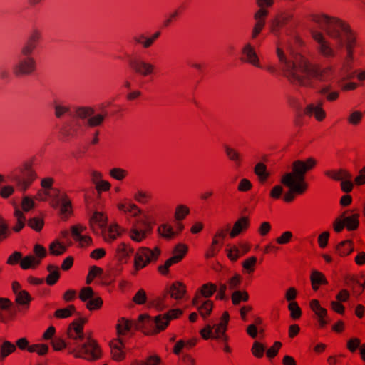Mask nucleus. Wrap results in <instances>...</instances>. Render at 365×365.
<instances>
[{
    "label": "nucleus",
    "mask_w": 365,
    "mask_h": 365,
    "mask_svg": "<svg viewBox=\"0 0 365 365\" xmlns=\"http://www.w3.org/2000/svg\"><path fill=\"white\" fill-rule=\"evenodd\" d=\"M311 20L318 24L328 36L336 43L335 50L331 43L324 37V34L317 30H312L313 39L317 43V50L319 53L326 58H334L337 51L345 48L346 54L341 57L342 61L343 80L351 78L349 73L351 69V63L353 60V48L356 44V38L350 26L339 19L331 18L327 15L311 16Z\"/></svg>",
    "instance_id": "f257e3e1"
},
{
    "label": "nucleus",
    "mask_w": 365,
    "mask_h": 365,
    "mask_svg": "<svg viewBox=\"0 0 365 365\" xmlns=\"http://www.w3.org/2000/svg\"><path fill=\"white\" fill-rule=\"evenodd\" d=\"M277 54L285 76L294 84L314 87L312 79L328 82L333 78L334 71L331 66L321 68L310 63L294 51L291 43H287L284 48L277 47Z\"/></svg>",
    "instance_id": "f03ea898"
},
{
    "label": "nucleus",
    "mask_w": 365,
    "mask_h": 365,
    "mask_svg": "<svg viewBox=\"0 0 365 365\" xmlns=\"http://www.w3.org/2000/svg\"><path fill=\"white\" fill-rule=\"evenodd\" d=\"M86 318H80L73 321L68 328V336L71 340L67 344L61 339L51 341V344L56 351H60L68 346L69 353L76 357L83 358L87 360H96L101 356V351L96 341L83 333V324Z\"/></svg>",
    "instance_id": "7ed1b4c3"
},
{
    "label": "nucleus",
    "mask_w": 365,
    "mask_h": 365,
    "mask_svg": "<svg viewBox=\"0 0 365 365\" xmlns=\"http://www.w3.org/2000/svg\"><path fill=\"white\" fill-rule=\"evenodd\" d=\"M316 164V160L312 158L305 161L297 160L292 163V172L284 173L281 178V182L289 190L284 195L286 202H292L294 199V194L301 195L307 190L308 184L305 181L306 173Z\"/></svg>",
    "instance_id": "20e7f679"
},
{
    "label": "nucleus",
    "mask_w": 365,
    "mask_h": 365,
    "mask_svg": "<svg viewBox=\"0 0 365 365\" xmlns=\"http://www.w3.org/2000/svg\"><path fill=\"white\" fill-rule=\"evenodd\" d=\"M182 314L180 309H173L165 314L163 316L158 315L154 318L148 314H140L136 322H131L123 319L122 322L117 325L119 334H123L131 329H144L146 334L157 333L165 329L171 319L177 318Z\"/></svg>",
    "instance_id": "39448f33"
},
{
    "label": "nucleus",
    "mask_w": 365,
    "mask_h": 365,
    "mask_svg": "<svg viewBox=\"0 0 365 365\" xmlns=\"http://www.w3.org/2000/svg\"><path fill=\"white\" fill-rule=\"evenodd\" d=\"M76 115L78 120H73L63 130L66 136H78L84 133L85 126L97 127L102 124L107 113L94 115L95 110L91 107H78L76 109Z\"/></svg>",
    "instance_id": "423d86ee"
},
{
    "label": "nucleus",
    "mask_w": 365,
    "mask_h": 365,
    "mask_svg": "<svg viewBox=\"0 0 365 365\" xmlns=\"http://www.w3.org/2000/svg\"><path fill=\"white\" fill-rule=\"evenodd\" d=\"M229 317L228 312H225L223 313L220 322L218 324L213 325L207 324L205 328L201 331L202 338L208 339L212 337L226 341L227 337L225 335V332L227 329Z\"/></svg>",
    "instance_id": "0eeeda50"
},
{
    "label": "nucleus",
    "mask_w": 365,
    "mask_h": 365,
    "mask_svg": "<svg viewBox=\"0 0 365 365\" xmlns=\"http://www.w3.org/2000/svg\"><path fill=\"white\" fill-rule=\"evenodd\" d=\"M90 221L91 223H96L102 229V235L106 242H110L113 241L120 235L119 228L116 225H111L108 227H106L107 218L101 212H94Z\"/></svg>",
    "instance_id": "6e6552de"
},
{
    "label": "nucleus",
    "mask_w": 365,
    "mask_h": 365,
    "mask_svg": "<svg viewBox=\"0 0 365 365\" xmlns=\"http://www.w3.org/2000/svg\"><path fill=\"white\" fill-rule=\"evenodd\" d=\"M43 193L51 198V205L53 208L60 207V212L63 216L66 217L70 214L71 203L66 194H61L59 190L55 188L51 191L44 190Z\"/></svg>",
    "instance_id": "1a4fd4ad"
},
{
    "label": "nucleus",
    "mask_w": 365,
    "mask_h": 365,
    "mask_svg": "<svg viewBox=\"0 0 365 365\" xmlns=\"http://www.w3.org/2000/svg\"><path fill=\"white\" fill-rule=\"evenodd\" d=\"M21 173L22 176L17 174H12L11 175V180L14 182L21 191L24 192L29 187L37 175L29 163H26L24 165V167L21 169Z\"/></svg>",
    "instance_id": "9d476101"
},
{
    "label": "nucleus",
    "mask_w": 365,
    "mask_h": 365,
    "mask_svg": "<svg viewBox=\"0 0 365 365\" xmlns=\"http://www.w3.org/2000/svg\"><path fill=\"white\" fill-rule=\"evenodd\" d=\"M160 253L159 248L155 247L153 250L147 247H140L135 255L134 267L138 271L145 267L153 260L157 259Z\"/></svg>",
    "instance_id": "9b49d317"
},
{
    "label": "nucleus",
    "mask_w": 365,
    "mask_h": 365,
    "mask_svg": "<svg viewBox=\"0 0 365 365\" xmlns=\"http://www.w3.org/2000/svg\"><path fill=\"white\" fill-rule=\"evenodd\" d=\"M18 62L14 66L13 71L16 76L29 75L36 69V61L31 54L20 53Z\"/></svg>",
    "instance_id": "f8f14e48"
},
{
    "label": "nucleus",
    "mask_w": 365,
    "mask_h": 365,
    "mask_svg": "<svg viewBox=\"0 0 365 365\" xmlns=\"http://www.w3.org/2000/svg\"><path fill=\"white\" fill-rule=\"evenodd\" d=\"M34 253L36 257L30 255L22 259L20 263L22 269H28L38 266L41 263V260L46 257V250L42 245L36 244L34 247Z\"/></svg>",
    "instance_id": "ddd939ff"
},
{
    "label": "nucleus",
    "mask_w": 365,
    "mask_h": 365,
    "mask_svg": "<svg viewBox=\"0 0 365 365\" xmlns=\"http://www.w3.org/2000/svg\"><path fill=\"white\" fill-rule=\"evenodd\" d=\"M130 64L137 73L143 76L153 74L155 68L154 64L140 58L131 60Z\"/></svg>",
    "instance_id": "4468645a"
},
{
    "label": "nucleus",
    "mask_w": 365,
    "mask_h": 365,
    "mask_svg": "<svg viewBox=\"0 0 365 365\" xmlns=\"http://www.w3.org/2000/svg\"><path fill=\"white\" fill-rule=\"evenodd\" d=\"M187 252V247L182 245H178L175 249V255L167 259L165 264L159 267V270L163 274L168 272V268L173 264L180 262Z\"/></svg>",
    "instance_id": "2eb2a0df"
},
{
    "label": "nucleus",
    "mask_w": 365,
    "mask_h": 365,
    "mask_svg": "<svg viewBox=\"0 0 365 365\" xmlns=\"http://www.w3.org/2000/svg\"><path fill=\"white\" fill-rule=\"evenodd\" d=\"M242 54L243 56L241 58L242 61L250 63L258 68L261 67L259 64V59L253 46H252L250 43L245 44L242 48Z\"/></svg>",
    "instance_id": "dca6fc26"
},
{
    "label": "nucleus",
    "mask_w": 365,
    "mask_h": 365,
    "mask_svg": "<svg viewBox=\"0 0 365 365\" xmlns=\"http://www.w3.org/2000/svg\"><path fill=\"white\" fill-rule=\"evenodd\" d=\"M152 230V227L149 222L142 221L140 225L135 226L130 230V237L135 242H141L145 238L148 233Z\"/></svg>",
    "instance_id": "f3484780"
},
{
    "label": "nucleus",
    "mask_w": 365,
    "mask_h": 365,
    "mask_svg": "<svg viewBox=\"0 0 365 365\" xmlns=\"http://www.w3.org/2000/svg\"><path fill=\"white\" fill-rule=\"evenodd\" d=\"M41 38V33L37 29H34L25 44L21 49V54H31L37 47L38 43Z\"/></svg>",
    "instance_id": "a211bd4d"
},
{
    "label": "nucleus",
    "mask_w": 365,
    "mask_h": 365,
    "mask_svg": "<svg viewBox=\"0 0 365 365\" xmlns=\"http://www.w3.org/2000/svg\"><path fill=\"white\" fill-rule=\"evenodd\" d=\"M322 101H317L308 104L304 110V113L310 116H314L317 120H322L325 117V112L322 109Z\"/></svg>",
    "instance_id": "6ab92c4d"
},
{
    "label": "nucleus",
    "mask_w": 365,
    "mask_h": 365,
    "mask_svg": "<svg viewBox=\"0 0 365 365\" xmlns=\"http://www.w3.org/2000/svg\"><path fill=\"white\" fill-rule=\"evenodd\" d=\"M86 227L81 225L71 227V234L74 240L78 241L81 246L88 245L92 240L90 237L81 235V232L86 230Z\"/></svg>",
    "instance_id": "aec40b11"
},
{
    "label": "nucleus",
    "mask_w": 365,
    "mask_h": 365,
    "mask_svg": "<svg viewBox=\"0 0 365 365\" xmlns=\"http://www.w3.org/2000/svg\"><path fill=\"white\" fill-rule=\"evenodd\" d=\"M193 304L204 318L210 315L212 312V302L210 300H201L200 297H197L193 300Z\"/></svg>",
    "instance_id": "412c9836"
},
{
    "label": "nucleus",
    "mask_w": 365,
    "mask_h": 365,
    "mask_svg": "<svg viewBox=\"0 0 365 365\" xmlns=\"http://www.w3.org/2000/svg\"><path fill=\"white\" fill-rule=\"evenodd\" d=\"M310 307L312 311L319 317V322L322 327L327 324V321L324 319L327 315V310L322 307L317 299H313L310 302Z\"/></svg>",
    "instance_id": "4be33fe9"
},
{
    "label": "nucleus",
    "mask_w": 365,
    "mask_h": 365,
    "mask_svg": "<svg viewBox=\"0 0 365 365\" xmlns=\"http://www.w3.org/2000/svg\"><path fill=\"white\" fill-rule=\"evenodd\" d=\"M250 225V221L248 217H242L239 218L234 224L232 230L230 232V235L231 237H235L239 234H240L242 231L246 230Z\"/></svg>",
    "instance_id": "5701e85b"
},
{
    "label": "nucleus",
    "mask_w": 365,
    "mask_h": 365,
    "mask_svg": "<svg viewBox=\"0 0 365 365\" xmlns=\"http://www.w3.org/2000/svg\"><path fill=\"white\" fill-rule=\"evenodd\" d=\"M223 148L227 158L233 162L235 166H240L242 160V156L240 153L227 145H224Z\"/></svg>",
    "instance_id": "b1692460"
},
{
    "label": "nucleus",
    "mask_w": 365,
    "mask_h": 365,
    "mask_svg": "<svg viewBox=\"0 0 365 365\" xmlns=\"http://www.w3.org/2000/svg\"><path fill=\"white\" fill-rule=\"evenodd\" d=\"M133 248L130 247L128 245L122 242L116 248L117 257L121 262H127L128 259L131 254L133 253Z\"/></svg>",
    "instance_id": "393cba45"
},
{
    "label": "nucleus",
    "mask_w": 365,
    "mask_h": 365,
    "mask_svg": "<svg viewBox=\"0 0 365 365\" xmlns=\"http://www.w3.org/2000/svg\"><path fill=\"white\" fill-rule=\"evenodd\" d=\"M0 341L1 342V345L0 346V361H1L9 354L14 352L16 349V346L15 344L6 340H1L0 339Z\"/></svg>",
    "instance_id": "a878e982"
},
{
    "label": "nucleus",
    "mask_w": 365,
    "mask_h": 365,
    "mask_svg": "<svg viewBox=\"0 0 365 365\" xmlns=\"http://www.w3.org/2000/svg\"><path fill=\"white\" fill-rule=\"evenodd\" d=\"M72 314H75L78 317L77 319L81 318L79 312L76 311V307L73 305H69L66 308L58 309L56 310L54 316L57 318L65 319L71 317Z\"/></svg>",
    "instance_id": "bb28decb"
},
{
    "label": "nucleus",
    "mask_w": 365,
    "mask_h": 365,
    "mask_svg": "<svg viewBox=\"0 0 365 365\" xmlns=\"http://www.w3.org/2000/svg\"><path fill=\"white\" fill-rule=\"evenodd\" d=\"M169 292L171 297L175 299H182L185 293V286L179 282H175L170 286Z\"/></svg>",
    "instance_id": "cd10ccee"
},
{
    "label": "nucleus",
    "mask_w": 365,
    "mask_h": 365,
    "mask_svg": "<svg viewBox=\"0 0 365 365\" xmlns=\"http://www.w3.org/2000/svg\"><path fill=\"white\" fill-rule=\"evenodd\" d=\"M123 343L121 341H117L110 344L111 354L113 359L121 361L124 359V352L122 351Z\"/></svg>",
    "instance_id": "c85d7f7f"
},
{
    "label": "nucleus",
    "mask_w": 365,
    "mask_h": 365,
    "mask_svg": "<svg viewBox=\"0 0 365 365\" xmlns=\"http://www.w3.org/2000/svg\"><path fill=\"white\" fill-rule=\"evenodd\" d=\"M341 217L349 230H354L358 227L359 224V214H353L351 216L346 217L344 213L341 215Z\"/></svg>",
    "instance_id": "c756f323"
},
{
    "label": "nucleus",
    "mask_w": 365,
    "mask_h": 365,
    "mask_svg": "<svg viewBox=\"0 0 365 365\" xmlns=\"http://www.w3.org/2000/svg\"><path fill=\"white\" fill-rule=\"evenodd\" d=\"M311 282L312 288L315 291L318 289L319 284H327V280L326 279L324 275L322 273L316 270H314L312 272Z\"/></svg>",
    "instance_id": "7c9ffc66"
},
{
    "label": "nucleus",
    "mask_w": 365,
    "mask_h": 365,
    "mask_svg": "<svg viewBox=\"0 0 365 365\" xmlns=\"http://www.w3.org/2000/svg\"><path fill=\"white\" fill-rule=\"evenodd\" d=\"M331 89L332 86L331 84L324 85L319 88L318 92L320 94L325 96L328 101H332L338 98L339 92L336 91H332Z\"/></svg>",
    "instance_id": "2f4dec72"
},
{
    "label": "nucleus",
    "mask_w": 365,
    "mask_h": 365,
    "mask_svg": "<svg viewBox=\"0 0 365 365\" xmlns=\"http://www.w3.org/2000/svg\"><path fill=\"white\" fill-rule=\"evenodd\" d=\"M47 269L49 272V274L46 277V283L48 285H53L58 281L60 277L58 267L53 264H49L47 267Z\"/></svg>",
    "instance_id": "473e14b6"
},
{
    "label": "nucleus",
    "mask_w": 365,
    "mask_h": 365,
    "mask_svg": "<svg viewBox=\"0 0 365 365\" xmlns=\"http://www.w3.org/2000/svg\"><path fill=\"white\" fill-rule=\"evenodd\" d=\"M353 250L352 241L349 240L342 241L336 246V251L341 256L349 255Z\"/></svg>",
    "instance_id": "72a5a7b5"
},
{
    "label": "nucleus",
    "mask_w": 365,
    "mask_h": 365,
    "mask_svg": "<svg viewBox=\"0 0 365 365\" xmlns=\"http://www.w3.org/2000/svg\"><path fill=\"white\" fill-rule=\"evenodd\" d=\"M158 232L163 237L170 240L174 237L176 232L173 230V227L168 224H163L158 228Z\"/></svg>",
    "instance_id": "f704fd0d"
},
{
    "label": "nucleus",
    "mask_w": 365,
    "mask_h": 365,
    "mask_svg": "<svg viewBox=\"0 0 365 365\" xmlns=\"http://www.w3.org/2000/svg\"><path fill=\"white\" fill-rule=\"evenodd\" d=\"M50 253L53 255H61L66 250V247L56 240L50 244Z\"/></svg>",
    "instance_id": "c9c22d12"
},
{
    "label": "nucleus",
    "mask_w": 365,
    "mask_h": 365,
    "mask_svg": "<svg viewBox=\"0 0 365 365\" xmlns=\"http://www.w3.org/2000/svg\"><path fill=\"white\" fill-rule=\"evenodd\" d=\"M14 215L17 220V224L13 229L15 232H19L25 225L26 217L19 208H16Z\"/></svg>",
    "instance_id": "e433bc0d"
},
{
    "label": "nucleus",
    "mask_w": 365,
    "mask_h": 365,
    "mask_svg": "<svg viewBox=\"0 0 365 365\" xmlns=\"http://www.w3.org/2000/svg\"><path fill=\"white\" fill-rule=\"evenodd\" d=\"M255 174L260 178L262 181H265L269 176L267 168L262 163H258L255 167Z\"/></svg>",
    "instance_id": "4c0bfd02"
},
{
    "label": "nucleus",
    "mask_w": 365,
    "mask_h": 365,
    "mask_svg": "<svg viewBox=\"0 0 365 365\" xmlns=\"http://www.w3.org/2000/svg\"><path fill=\"white\" fill-rule=\"evenodd\" d=\"M249 295L246 292L235 291L232 295V301L234 304H238L241 302H247Z\"/></svg>",
    "instance_id": "58836bf2"
},
{
    "label": "nucleus",
    "mask_w": 365,
    "mask_h": 365,
    "mask_svg": "<svg viewBox=\"0 0 365 365\" xmlns=\"http://www.w3.org/2000/svg\"><path fill=\"white\" fill-rule=\"evenodd\" d=\"M29 352H37L40 356H43L47 354L48 351V346L43 344H33L28 347Z\"/></svg>",
    "instance_id": "ea45409f"
},
{
    "label": "nucleus",
    "mask_w": 365,
    "mask_h": 365,
    "mask_svg": "<svg viewBox=\"0 0 365 365\" xmlns=\"http://www.w3.org/2000/svg\"><path fill=\"white\" fill-rule=\"evenodd\" d=\"M257 262V258L254 256L250 257L242 262V265L244 270L247 273L253 272Z\"/></svg>",
    "instance_id": "a19ab883"
},
{
    "label": "nucleus",
    "mask_w": 365,
    "mask_h": 365,
    "mask_svg": "<svg viewBox=\"0 0 365 365\" xmlns=\"http://www.w3.org/2000/svg\"><path fill=\"white\" fill-rule=\"evenodd\" d=\"M29 226L36 232H39L44 225L43 220L40 217H34L28 221Z\"/></svg>",
    "instance_id": "79ce46f5"
},
{
    "label": "nucleus",
    "mask_w": 365,
    "mask_h": 365,
    "mask_svg": "<svg viewBox=\"0 0 365 365\" xmlns=\"http://www.w3.org/2000/svg\"><path fill=\"white\" fill-rule=\"evenodd\" d=\"M288 309L290 311V317L292 319H297L301 317L302 311L296 302H291L289 303Z\"/></svg>",
    "instance_id": "37998d69"
},
{
    "label": "nucleus",
    "mask_w": 365,
    "mask_h": 365,
    "mask_svg": "<svg viewBox=\"0 0 365 365\" xmlns=\"http://www.w3.org/2000/svg\"><path fill=\"white\" fill-rule=\"evenodd\" d=\"M53 108L55 110V115L58 118H61L63 115L68 113L70 111L68 106L58 103L56 101L53 103Z\"/></svg>",
    "instance_id": "c03bdc74"
},
{
    "label": "nucleus",
    "mask_w": 365,
    "mask_h": 365,
    "mask_svg": "<svg viewBox=\"0 0 365 365\" xmlns=\"http://www.w3.org/2000/svg\"><path fill=\"white\" fill-rule=\"evenodd\" d=\"M228 258L235 262L240 256V247L237 245H232L230 248L226 249Z\"/></svg>",
    "instance_id": "a18cd8bd"
},
{
    "label": "nucleus",
    "mask_w": 365,
    "mask_h": 365,
    "mask_svg": "<svg viewBox=\"0 0 365 365\" xmlns=\"http://www.w3.org/2000/svg\"><path fill=\"white\" fill-rule=\"evenodd\" d=\"M109 174L113 178L122 180L127 175V171L122 168H114L110 170Z\"/></svg>",
    "instance_id": "49530a36"
},
{
    "label": "nucleus",
    "mask_w": 365,
    "mask_h": 365,
    "mask_svg": "<svg viewBox=\"0 0 365 365\" xmlns=\"http://www.w3.org/2000/svg\"><path fill=\"white\" fill-rule=\"evenodd\" d=\"M217 290V287L212 283H207L202 287L201 294L205 297H211Z\"/></svg>",
    "instance_id": "de8ad7c7"
},
{
    "label": "nucleus",
    "mask_w": 365,
    "mask_h": 365,
    "mask_svg": "<svg viewBox=\"0 0 365 365\" xmlns=\"http://www.w3.org/2000/svg\"><path fill=\"white\" fill-rule=\"evenodd\" d=\"M151 198V195L142 190H138L134 195V199L139 203L146 204Z\"/></svg>",
    "instance_id": "09e8293b"
},
{
    "label": "nucleus",
    "mask_w": 365,
    "mask_h": 365,
    "mask_svg": "<svg viewBox=\"0 0 365 365\" xmlns=\"http://www.w3.org/2000/svg\"><path fill=\"white\" fill-rule=\"evenodd\" d=\"M348 285L354 289V292L357 294V295H360L362 291L364 289V284L363 282L359 280L351 279L347 282Z\"/></svg>",
    "instance_id": "8fccbe9b"
},
{
    "label": "nucleus",
    "mask_w": 365,
    "mask_h": 365,
    "mask_svg": "<svg viewBox=\"0 0 365 365\" xmlns=\"http://www.w3.org/2000/svg\"><path fill=\"white\" fill-rule=\"evenodd\" d=\"M16 301L20 304H27L31 301L29 294L25 291H21L16 294Z\"/></svg>",
    "instance_id": "3c124183"
},
{
    "label": "nucleus",
    "mask_w": 365,
    "mask_h": 365,
    "mask_svg": "<svg viewBox=\"0 0 365 365\" xmlns=\"http://www.w3.org/2000/svg\"><path fill=\"white\" fill-rule=\"evenodd\" d=\"M190 210L188 207L185 205H178L176 208L175 217L177 220H181L185 218V217L188 215Z\"/></svg>",
    "instance_id": "603ef678"
},
{
    "label": "nucleus",
    "mask_w": 365,
    "mask_h": 365,
    "mask_svg": "<svg viewBox=\"0 0 365 365\" xmlns=\"http://www.w3.org/2000/svg\"><path fill=\"white\" fill-rule=\"evenodd\" d=\"M265 347L258 341H255L252 348V354L258 358L262 357Z\"/></svg>",
    "instance_id": "864d4df0"
},
{
    "label": "nucleus",
    "mask_w": 365,
    "mask_h": 365,
    "mask_svg": "<svg viewBox=\"0 0 365 365\" xmlns=\"http://www.w3.org/2000/svg\"><path fill=\"white\" fill-rule=\"evenodd\" d=\"M94 296V292L91 287H84L81 289L79 297L83 302L90 300Z\"/></svg>",
    "instance_id": "5fc2aeb1"
},
{
    "label": "nucleus",
    "mask_w": 365,
    "mask_h": 365,
    "mask_svg": "<svg viewBox=\"0 0 365 365\" xmlns=\"http://www.w3.org/2000/svg\"><path fill=\"white\" fill-rule=\"evenodd\" d=\"M103 301L100 297H94V296L87 303V308L90 310L98 309L101 307Z\"/></svg>",
    "instance_id": "6e6d98bb"
},
{
    "label": "nucleus",
    "mask_w": 365,
    "mask_h": 365,
    "mask_svg": "<svg viewBox=\"0 0 365 365\" xmlns=\"http://www.w3.org/2000/svg\"><path fill=\"white\" fill-rule=\"evenodd\" d=\"M147 296L146 293L143 289H140L133 297V300L138 304H143L146 302Z\"/></svg>",
    "instance_id": "4d7b16f0"
},
{
    "label": "nucleus",
    "mask_w": 365,
    "mask_h": 365,
    "mask_svg": "<svg viewBox=\"0 0 365 365\" xmlns=\"http://www.w3.org/2000/svg\"><path fill=\"white\" fill-rule=\"evenodd\" d=\"M34 202L28 196H25L21 202V207L24 212H29L34 207Z\"/></svg>",
    "instance_id": "13d9d810"
},
{
    "label": "nucleus",
    "mask_w": 365,
    "mask_h": 365,
    "mask_svg": "<svg viewBox=\"0 0 365 365\" xmlns=\"http://www.w3.org/2000/svg\"><path fill=\"white\" fill-rule=\"evenodd\" d=\"M252 187L251 182L247 178H242L238 185L237 190L240 192H247Z\"/></svg>",
    "instance_id": "bf43d9fd"
},
{
    "label": "nucleus",
    "mask_w": 365,
    "mask_h": 365,
    "mask_svg": "<svg viewBox=\"0 0 365 365\" xmlns=\"http://www.w3.org/2000/svg\"><path fill=\"white\" fill-rule=\"evenodd\" d=\"M242 277L239 274H235L228 281V287L230 289H235L239 287L241 283Z\"/></svg>",
    "instance_id": "052dcab7"
},
{
    "label": "nucleus",
    "mask_w": 365,
    "mask_h": 365,
    "mask_svg": "<svg viewBox=\"0 0 365 365\" xmlns=\"http://www.w3.org/2000/svg\"><path fill=\"white\" fill-rule=\"evenodd\" d=\"M344 178H351V175L346 170H340L337 172H334L333 179L335 180L342 181Z\"/></svg>",
    "instance_id": "680f3d73"
},
{
    "label": "nucleus",
    "mask_w": 365,
    "mask_h": 365,
    "mask_svg": "<svg viewBox=\"0 0 365 365\" xmlns=\"http://www.w3.org/2000/svg\"><path fill=\"white\" fill-rule=\"evenodd\" d=\"M265 24L264 20H258L257 21L252 34V38H255L261 32L262 29H263L264 26Z\"/></svg>",
    "instance_id": "e2e57ef3"
},
{
    "label": "nucleus",
    "mask_w": 365,
    "mask_h": 365,
    "mask_svg": "<svg viewBox=\"0 0 365 365\" xmlns=\"http://www.w3.org/2000/svg\"><path fill=\"white\" fill-rule=\"evenodd\" d=\"M281 346H282L281 342H279V341L274 342V345L267 350V356L269 358L274 357L277 354L278 351Z\"/></svg>",
    "instance_id": "0e129e2a"
},
{
    "label": "nucleus",
    "mask_w": 365,
    "mask_h": 365,
    "mask_svg": "<svg viewBox=\"0 0 365 365\" xmlns=\"http://www.w3.org/2000/svg\"><path fill=\"white\" fill-rule=\"evenodd\" d=\"M361 341L357 338H353L348 341L347 348L351 351L354 352L360 346Z\"/></svg>",
    "instance_id": "69168bd1"
},
{
    "label": "nucleus",
    "mask_w": 365,
    "mask_h": 365,
    "mask_svg": "<svg viewBox=\"0 0 365 365\" xmlns=\"http://www.w3.org/2000/svg\"><path fill=\"white\" fill-rule=\"evenodd\" d=\"M341 189L345 192H349L352 190L353 183L351 178H344L341 182Z\"/></svg>",
    "instance_id": "338daca9"
},
{
    "label": "nucleus",
    "mask_w": 365,
    "mask_h": 365,
    "mask_svg": "<svg viewBox=\"0 0 365 365\" xmlns=\"http://www.w3.org/2000/svg\"><path fill=\"white\" fill-rule=\"evenodd\" d=\"M160 358L156 356H150L148 357L145 362L138 363L136 365H158Z\"/></svg>",
    "instance_id": "774afa93"
}]
</instances>
